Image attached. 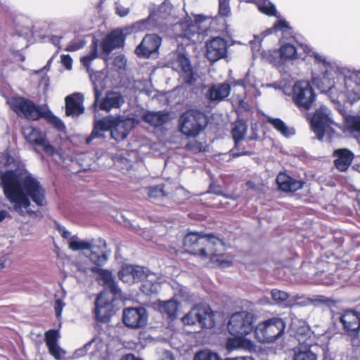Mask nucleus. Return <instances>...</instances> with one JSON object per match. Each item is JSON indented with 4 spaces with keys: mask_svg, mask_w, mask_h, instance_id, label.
Here are the masks:
<instances>
[{
    "mask_svg": "<svg viewBox=\"0 0 360 360\" xmlns=\"http://www.w3.org/2000/svg\"><path fill=\"white\" fill-rule=\"evenodd\" d=\"M234 338H229L226 342V349L232 351L234 349H244L250 350L253 349V342L248 339L246 336L233 335Z\"/></svg>",
    "mask_w": 360,
    "mask_h": 360,
    "instance_id": "nucleus-30",
    "label": "nucleus"
},
{
    "mask_svg": "<svg viewBox=\"0 0 360 360\" xmlns=\"http://www.w3.org/2000/svg\"><path fill=\"white\" fill-rule=\"evenodd\" d=\"M22 134L25 139L34 145L43 147L44 151L49 155H57L59 160H65L61 151L51 145L40 134V132L32 126L23 127Z\"/></svg>",
    "mask_w": 360,
    "mask_h": 360,
    "instance_id": "nucleus-13",
    "label": "nucleus"
},
{
    "mask_svg": "<svg viewBox=\"0 0 360 360\" xmlns=\"http://www.w3.org/2000/svg\"><path fill=\"white\" fill-rule=\"evenodd\" d=\"M148 314L144 307H129L124 309L122 320L124 325L132 329L144 328L148 323Z\"/></svg>",
    "mask_w": 360,
    "mask_h": 360,
    "instance_id": "nucleus-15",
    "label": "nucleus"
},
{
    "mask_svg": "<svg viewBox=\"0 0 360 360\" xmlns=\"http://www.w3.org/2000/svg\"><path fill=\"white\" fill-rule=\"evenodd\" d=\"M334 163L340 172H345L351 165L354 159V153L347 148H340L333 151Z\"/></svg>",
    "mask_w": 360,
    "mask_h": 360,
    "instance_id": "nucleus-25",
    "label": "nucleus"
},
{
    "mask_svg": "<svg viewBox=\"0 0 360 360\" xmlns=\"http://www.w3.org/2000/svg\"><path fill=\"white\" fill-rule=\"evenodd\" d=\"M8 214V212L6 210H1L0 211V221H1L3 219H4L7 215Z\"/></svg>",
    "mask_w": 360,
    "mask_h": 360,
    "instance_id": "nucleus-60",
    "label": "nucleus"
},
{
    "mask_svg": "<svg viewBox=\"0 0 360 360\" xmlns=\"http://www.w3.org/2000/svg\"><path fill=\"white\" fill-rule=\"evenodd\" d=\"M247 131L246 124L241 120L236 122L232 129V135L235 141L236 147H238L239 142L243 139Z\"/></svg>",
    "mask_w": 360,
    "mask_h": 360,
    "instance_id": "nucleus-39",
    "label": "nucleus"
},
{
    "mask_svg": "<svg viewBox=\"0 0 360 360\" xmlns=\"http://www.w3.org/2000/svg\"><path fill=\"white\" fill-rule=\"evenodd\" d=\"M124 35L122 30H115L110 32L103 40V51L109 53L114 49L121 47L124 44Z\"/></svg>",
    "mask_w": 360,
    "mask_h": 360,
    "instance_id": "nucleus-26",
    "label": "nucleus"
},
{
    "mask_svg": "<svg viewBox=\"0 0 360 360\" xmlns=\"http://www.w3.org/2000/svg\"><path fill=\"white\" fill-rule=\"evenodd\" d=\"M271 295L272 300L275 302L276 304H283L289 297V295L286 292L278 289L272 290Z\"/></svg>",
    "mask_w": 360,
    "mask_h": 360,
    "instance_id": "nucleus-45",
    "label": "nucleus"
},
{
    "mask_svg": "<svg viewBox=\"0 0 360 360\" xmlns=\"http://www.w3.org/2000/svg\"><path fill=\"white\" fill-rule=\"evenodd\" d=\"M173 30L176 39H182V44H187L188 41L195 42L199 39L198 20L193 22L188 17L184 22L175 24Z\"/></svg>",
    "mask_w": 360,
    "mask_h": 360,
    "instance_id": "nucleus-14",
    "label": "nucleus"
},
{
    "mask_svg": "<svg viewBox=\"0 0 360 360\" xmlns=\"http://www.w3.org/2000/svg\"><path fill=\"white\" fill-rule=\"evenodd\" d=\"M134 127V121L132 119L108 116L94 122L93 131L86 139V142L90 143L94 139L101 137L103 131L109 130L113 139L122 141L127 138Z\"/></svg>",
    "mask_w": 360,
    "mask_h": 360,
    "instance_id": "nucleus-4",
    "label": "nucleus"
},
{
    "mask_svg": "<svg viewBox=\"0 0 360 360\" xmlns=\"http://www.w3.org/2000/svg\"><path fill=\"white\" fill-rule=\"evenodd\" d=\"M345 122L346 127L349 131L360 132V115L347 116Z\"/></svg>",
    "mask_w": 360,
    "mask_h": 360,
    "instance_id": "nucleus-43",
    "label": "nucleus"
},
{
    "mask_svg": "<svg viewBox=\"0 0 360 360\" xmlns=\"http://www.w3.org/2000/svg\"><path fill=\"white\" fill-rule=\"evenodd\" d=\"M68 248L72 251L89 250V259L98 266L103 265L108 260V255L105 250V244L102 240H84L77 235H73L68 243Z\"/></svg>",
    "mask_w": 360,
    "mask_h": 360,
    "instance_id": "nucleus-6",
    "label": "nucleus"
},
{
    "mask_svg": "<svg viewBox=\"0 0 360 360\" xmlns=\"http://www.w3.org/2000/svg\"><path fill=\"white\" fill-rule=\"evenodd\" d=\"M183 245L186 252L198 255L202 259H210L211 263L221 268L232 264V259L224 255V243L214 236L189 233L184 237Z\"/></svg>",
    "mask_w": 360,
    "mask_h": 360,
    "instance_id": "nucleus-3",
    "label": "nucleus"
},
{
    "mask_svg": "<svg viewBox=\"0 0 360 360\" xmlns=\"http://www.w3.org/2000/svg\"><path fill=\"white\" fill-rule=\"evenodd\" d=\"M46 119L49 123L53 124L58 129L63 130L65 128V126L62 121L53 114L47 115Z\"/></svg>",
    "mask_w": 360,
    "mask_h": 360,
    "instance_id": "nucleus-50",
    "label": "nucleus"
},
{
    "mask_svg": "<svg viewBox=\"0 0 360 360\" xmlns=\"http://www.w3.org/2000/svg\"><path fill=\"white\" fill-rule=\"evenodd\" d=\"M290 329L297 340L300 346H313L317 342L316 335L311 330L309 326L300 321H295Z\"/></svg>",
    "mask_w": 360,
    "mask_h": 360,
    "instance_id": "nucleus-17",
    "label": "nucleus"
},
{
    "mask_svg": "<svg viewBox=\"0 0 360 360\" xmlns=\"http://www.w3.org/2000/svg\"><path fill=\"white\" fill-rule=\"evenodd\" d=\"M199 306L193 307L186 316L182 319L185 324L193 325L198 323V316L200 313H204L203 311L198 309Z\"/></svg>",
    "mask_w": 360,
    "mask_h": 360,
    "instance_id": "nucleus-44",
    "label": "nucleus"
},
{
    "mask_svg": "<svg viewBox=\"0 0 360 360\" xmlns=\"http://www.w3.org/2000/svg\"><path fill=\"white\" fill-rule=\"evenodd\" d=\"M300 48L307 56L314 58V63L320 69L323 79H339L340 75H345L343 85H333L328 88L333 102L348 101L353 103L360 100V70L349 72L346 75L345 69L340 68L328 56L313 50L307 44H301Z\"/></svg>",
    "mask_w": 360,
    "mask_h": 360,
    "instance_id": "nucleus-2",
    "label": "nucleus"
},
{
    "mask_svg": "<svg viewBox=\"0 0 360 360\" xmlns=\"http://www.w3.org/2000/svg\"><path fill=\"white\" fill-rule=\"evenodd\" d=\"M116 13L120 17H125L129 12V8L124 7L119 3H116L115 5Z\"/></svg>",
    "mask_w": 360,
    "mask_h": 360,
    "instance_id": "nucleus-56",
    "label": "nucleus"
},
{
    "mask_svg": "<svg viewBox=\"0 0 360 360\" xmlns=\"http://www.w3.org/2000/svg\"><path fill=\"white\" fill-rule=\"evenodd\" d=\"M112 298L107 292H101L96 300L95 315L97 320L104 322L108 319V312L111 306Z\"/></svg>",
    "mask_w": 360,
    "mask_h": 360,
    "instance_id": "nucleus-23",
    "label": "nucleus"
},
{
    "mask_svg": "<svg viewBox=\"0 0 360 360\" xmlns=\"http://www.w3.org/2000/svg\"><path fill=\"white\" fill-rule=\"evenodd\" d=\"M292 99L300 109L307 110L315 101L316 94L308 82L300 81L293 86Z\"/></svg>",
    "mask_w": 360,
    "mask_h": 360,
    "instance_id": "nucleus-12",
    "label": "nucleus"
},
{
    "mask_svg": "<svg viewBox=\"0 0 360 360\" xmlns=\"http://www.w3.org/2000/svg\"><path fill=\"white\" fill-rule=\"evenodd\" d=\"M276 182L279 188L283 191L294 192L302 188V181L295 180L284 173H280Z\"/></svg>",
    "mask_w": 360,
    "mask_h": 360,
    "instance_id": "nucleus-28",
    "label": "nucleus"
},
{
    "mask_svg": "<svg viewBox=\"0 0 360 360\" xmlns=\"http://www.w3.org/2000/svg\"><path fill=\"white\" fill-rule=\"evenodd\" d=\"M289 26L286 21L285 20H278L274 25V27L269 30V32H271L273 30L274 32L281 31L282 33L289 32Z\"/></svg>",
    "mask_w": 360,
    "mask_h": 360,
    "instance_id": "nucleus-47",
    "label": "nucleus"
},
{
    "mask_svg": "<svg viewBox=\"0 0 360 360\" xmlns=\"http://www.w3.org/2000/svg\"><path fill=\"white\" fill-rule=\"evenodd\" d=\"M120 279L129 285L141 281L146 277L143 281V290L147 294L156 293L160 290L161 281H157L154 274H146L143 268L140 266L127 265L123 266L118 272Z\"/></svg>",
    "mask_w": 360,
    "mask_h": 360,
    "instance_id": "nucleus-5",
    "label": "nucleus"
},
{
    "mask_svg": "<svg viewBox=\"0 0 360 360\" xmlns=\"http://www.w3.org/2000/svg\"><path fill=\"white\" fill-rule=\"evenodd\" d=\"M164 360H173V359L170 355H167Z\"/></svg>",
    "mask_w": 360,
    "mask_h": 360,
    "instance_id": "nucleus-64",
    "label": "nucleus"
},
{
    "mask_svg": "<svg viewBox=\"0 0 360 360\" xmlns=\"http://www.w3.org/2000/svg\"><path fill=\"white\" fill-rule=\"evenodd\" d=\"M17 162L14 152L8 150L1 156L0 163L4 166L15 165Z\"/></svg>",
    "mask_w": 360,
    "mask_h": 360,
    "instance_id": "nucleus-46",
    "label": "nucleus"
},
{
    "mask_svg": "<svg viewBox=\"0 0 360 360\" xmlns=\"http://www.w3.org/2000/svg\"><path fill=\"white\" fill-rule=\"evenodd\" d=\"M143 120L153 127H159L169 120V115L164 112H146L143 115Z\"/></svg>",
    "mask_w": 360,
    "mask_h": 360,
    "instance_id": "nucleus-31",
    "label": "nucleus"
},
{
    "mask_svg": "<svg viewBox=\"0 0 360 360\" xmlns=\"http://www.w3.org/2000/svg\"><path fill=\"white\" fill-rule=\"evenodd\" d=\"M310 124L312 131L320 141H323L325 136L330 139L338 127L337 123L333 120L330 110L325 106H321L316 110L310 120Z\"/></svg>",
    "mask_w": 360,
    "mask_h": 360,
    "instance_id": "nucleus-7",
    "label": "nucleus"
},
{
    "mask_svg": "<svg viewBox=\"0 0 360 360\" xmlns=\"http://www.w3.org/2000/svg\"><path fill=\"white\" fill-rule=\"evenodd\" d=\"M90 349H86L85 346L83 348H80L77 350H76L74 353V356L75 358H79L85 355L87 351H89Z\"/></svg>",
    "mask_w": 360,
    "mask_h": 360,
    "instance_id": "nucleus-57",
    "label": "nucleus"
},
{
    "mask_svg": "<svg viewBox=\"0 0 360 360\" xmlns=\"http://www.w3.org/2000/svg\"><path fill=\"white\" fill-rule=\"evenodd\" d=\"M193 360H222L220 355L211 349H204L197 352Z\"/></svg>",
    "mask_w": 360,
    "mask_h": 360,
    "instance_id": "nucleus-40",
    "label": "nucleus"
},
{
    "mask_svg": "<svg viewBox=\"0 0 360 360\" xmlns=\"http://www.w3.org/2000/svg\"><path fill=\"white\" fill-rule=\"evenodd\" d=\"M113 63L117 68L123 69L127 65V59L124 56L120 55L115 58Z\"/></svg>",
    "mask_w": 360,
    "mask_h": 360,
    "instance_id": "nucleus-55",
    "label": "nucleus"
},
{
    "mask_svg": "<svg viewBox=\"0 0 360 360\" xmlns=\"http://www.w3.org/2000/svg\"><path fill=\"white\" fill-rule=\"evenodd\" d=\"M174 68L177 71H181L186 75V82H191L192 68L188 58L184 55H179L174 63Z\"/></svg>",
    "mask_w": 360,
    "mask_h": 360,
    "instance_id": "nucleus-33",
    "label": "nucleus"
},
{
    "mask_svg": "<svg viewBox=\"0 0 360 360\" xmlns=\"http://www.w3.org/2000/svg\"><path fill=\"white\" fill-rule=\"evenodd\" d=\"M172 8V6L169 4L165 2L159 7L157 12H153L150 14L148 20L151 22L158 21L160 19H167Z\"/></svg>",
    "mask_w": 360,
    "mask_h": 360,
    "instance_id": "nucleus-37",
    "label": "nucleus"
},
{
    "mask_svg": "<svg viewBox=\"0 0 360 360\" xmlns=\"http://www.w3.org/2000/svg\"><path fill=\"white\" fill-rule=\"evenodd\" d=\"M92 271L98 274L99 281H102L103 285L110 288L112 292L116 294L120 292V289L116 285L110 271L97 267L93 268Z\"/></svg>",
    "mask_w": 360,
    "mask_h": 360,
    "instance_id": "nucleus-32",
    "label": "nucleus"
},
{
    "mask_svg": "<svg viewBox=\"0 0 360 360\" xmlns=\"http://www.w3.org/2000/svg\"><path fill=\"white\" fill-rule=\"evenodd\" d=\"M6 198L13 205V210L25 216L33 213L31 201L38 206L46 205L45 190L39 181L27 170L7 171L0 176Z\"/></svg>",
    "mask_w": 360,
    "mask_h": 360,
    "instance_id": "nucleus-1",
    "label": "nucleus"
},
{
    "mask_svg": "<svg viewBox=\"0 0 360 360\" xmlns=\"http://www.w3.org/2000/svg\"><path fill=\"white\" fill-rule=\"evenodd\" d=\"M198 309L204 311V313H200L198 316V323L202 327L212 328L214 326V323L211 309L205 306H199Z\"/></svg>",
    "mask_w": 360,
    "mask_h": 360,
    "instance_id": "nucleus-35",
    "label": "nucleus"
},
{
    "mask_svg": "<svg viewBox=\"0 0 360 360\" xmlns=\"http://www.w3.org/2000/svg\"><path fill=\"white\" fill-rule=\"evenodd\" d=\"M86 349H90L89 355L92 360H105L107 345L100 337H96L85 345Z\"/></svg>",
    "mask_w": 360,
    "mask_h": 360,
    "instance_id": "nucleus-24",
    "label": "nucleus"
},
{
    "mask_svg": "<svg viewBox=\"0 0 360 360\" xmlns=\"http://www.w3.org/2000/svg\"><path fill=\"white\" fill-rule=\"evenodd\" d=\"M285 326L280 318H272L259 323L255 329L256 339L262 343H271L279 338Z\"/></svg>",
    "mask_w": 360,
    "mask_h": 360,
    "instance_id": "nucleus-8",
    "label": "nucleus"
},
{
    "mask_svg": "<svg viewBox=\"0 0 360 360\" xmlns=\"http://www.w3.org/2000/svg\"><path fill=\"white\" fill-rule=\"evenodd\" d=\"M10 108L19 116H24L30 120H37L41 112L39 108L32 101L20 96L8 98L6 101Z\"/></svg>",
    "mask_w": 360,
    "mask_h": 360,
    "instance_id": "nucleus-11",
    "label": "nucleus"
},
{
    "mask_svg": "<svg viewBox=\"0 0 360 360\" xmlns=\"http://www.w3.org/2000/svg\"><path fill=\"white\" fill-rule=\"evenodd\" d=\"M219 14L224 16H227L230 13L229 0H219Z\"/></svg>",
    "mask_w": 360,
    "mask_h": 360,
    "instance_id": "nucleus-51",
    "label": "nucleus"
},
{
    "mask_svg": "<svg viewBox=\"0 0 360 360\" xmlns=\"http://www.w3.org/2000/svg\"><path fill=\"white\" fill-rule=\"evenodd\" d=\"M280 57L283 60H295L300 57V54L294 46L286 44L280 49Z\"/></svg>",
    "mask_w": 360,
    "mask_h": 360,
    "instance_id": "nucleus-38",
    "label": "nucleus"
},
{
    "mask_svg": "<svg viewBox=\"0 0 360 360\" xmlns=\"http://www.w3.org/2000/svg\"><path fill=\"white\" fill-rule=\"evenodd\" d=\"M258 9L260 12L270 16H277L275 6L269 0H257Z\"/></svg>",
    "mask_w": 360,
    "mask_h": 360,
    "instance_id": "nucleus-41",
    "label": "nucleus"
},
{
    "mask_svg": "<svg viewBox=\"0 0 360 360\" xmlns=\"http://www.w3.org/2000/svg\"><path fill=\"white\" fill-rule=\"evenodd\" d=\"M254 316L246 311L234 313L227 324L229 333L232 335L247 336L253 330Z\"/></svg>",
    "mask_w": 360,
    "mask_h": 360,
    "instance_id": "nucleus-10",
    "label": "nucleus"
},
{
    "mask_svg": "<svg viewBox=\"0 0 360 360\" xmlns=\"http://www.w3.org/2000/svg\"><path fill=\"white\" fill-rule=\"evenodd\" d=\"M94 94H95V101L94 103V105H96L98 101V98L100 96V91L98 90L97 87H94Z\"/></svg>",
    "mask_w": 360,
    "mask_h": 360,
    "instance_id": "nucleus-59",
    "label": "nucleus"
},
{
    "mask_svg": "<svg viewBox=\"0 0 360 360\" xmlns=\"http://www.w3.org/2000/svg\"><path fill=\"white\" fill-rule=\"evenodd\" d=\"M231 86L228 83L212 85L207 91L206 96L211 101H221L230 94Z\"/></svg>",
    "mask_w": 360,
    "mask_h": 360,
    "instance_id": "nucleus-27",
    "label": "nucleus"
},
{
    "mask_svg": "<svg viewBox=\"0 0 360 360\" xmlns=\"http://www.w3.org/2000/svg\"><path fill=\"white\" fill-rule=\"evenodd\" d=\"M339 319L345 333L350 337L352 345H354L360 332V313L347 310L340 315Z\"/></svg>",
    "mask_w": 360,
    "mask_h": 360,
    "instance_id": "nucleus-16",
    "label": "nucleus"
},
{
    "mask_svg": "<svg viewBox=\"0 0 360 360\" xmlns=\"http://www.w3.org/2000/svg\"><path fill=\"white\" fill-rule=\"evenodd\" d=\"M266 121L275 129L285 137H289L295 134L293 129L288 128L283 121L278 118L268 117Z\"/></svg>",
    "mask_w": 360,
    "mask_h": 360,
    "instance_id": "nucleus-34",
    "label": "nucleus"
},
{
    "mask_svg": "<svg viewBox=\"0 0 360 360\" xmlns=\"http://www.w3.org/2000/svg\"><path fill=\"white\" fill-rule=\"evenodd\" d=\"M124 97L120 92L108 91L101 100L99 108L102 110L109 112L112 109H118L124 103Z\"/></svg>",
    "mask_w": 360,
    "mask_h": 360,
    "instance_id": "nucleus-22",
    "label": "nucleus"
},
{
    "mask_svg": "<svg viewBox=\"0 0 360 360\" xmlns=\"http://www.w3.org/2000/svg\"><path fill=\"white\" fill-rule=\"evenodd\" d=\"M55 228L58 231L61 237L66 239L68 240V243H70V238L73 236V235L71 234V232L66 229L64 226L57 222L55 223Z\"/></svg>",
    "mask_w": 360,
    "mask_h": 360,
    "instance_id": "nucleus-48",
    "label": "nucleus"
},
{
    "mask_svg": "<svg viewBox=\"0 0 360 360\" xmlns=\"http://www.w3.org/2000/svg\"><path fill=\"white\" fill-rule=\"evenodd\" d=\"M84 96L75 93L65 98V114L68 116L77 117L84 112Z\"/></svg>",
    "mask_w": 360,
    "mask_h": 360,
    "instance_id": "nucleus-20",
    "label": "nucleus"
},
{
    "mask_svg": "<svg viewBox=\"0 0 360 360\" xmlns=\"http://www.w3.org/2000/svg\"><path fill=\"white\" fill-rule=\"evenodd\" d=\"M184 293H186V289L183 287H181L179 290V294L181 295V296H184Z\"/></svg>",
    "mask_w": 360,
    "mask_h": 360,
    "instance_id": "nucleus-62",
    "label": "nucleus"
},
{
    "mask_svg": "<svg viewBox=\"0 0 360 360\" xmlns=\"http://www.w3.org/2000/svg\"><path fill=\"white\" fill-rule=\"evenodd\" d=\"M236 84L240 86V87L242 89L243 91H245V86H244V85H243L242 82H236Z\"/></svg>",
    "mask_w": 360,
    "mask_h": 360,
    "instance_id": "nucleus-61",
    "label": "nucleus"
},
{
    "mask_svg": "<svg viewBox=\"0 0 360 360\" xmlns=\"http://www.w3.org/2000/svg\"><path fill=\"white\" fill-rule=\"evenodd\" d=\"M161 38L156 34H148L137 46L136 53L139 56L149 57L155 53L161 44Z\"/></svg>",
    "mask_w": 360,
    "mask_h": 360,
    "instance_id": "nucleus-19",
    "label": "nucleus"
},
{
    "mask_svg": "<svg viewBox=\"0 0 360 360\" xmlns=\"http://www.w3.org/2000/svg\"><path fill=\"white\" fill-rule=\"evenodd\" d=\"M179 302L172 298L167 301L158 300L154 303L155 307L162 314H167L169 318H175L177 314Z\"/></svg>",
    "mask_w": 360,
    "mask_h": 360,
    "instance_id": "nucleus-29",
    "label": "nucleus"
},
{
    "mask_svg": "<svg viewBox=\"0 0 360 360\" xmlns=\"http://www.w3.org/2000/svg\"><path fill=\"white\" fill-rule=\"evenodd\" d=\"M65 304L62 299H56L55 302V312L57 319L59 320L61 318L62 311Z\"/></svg>",
    "mask_w": 360,
    "mask_h": 360,
    "instance_id": "nucleus-52",
    "label": "nucleus"
},
{
    "mask_svg": "<svg viewBox=\"0 0 360 360\" xmlns=\"http://www.w3.org/2000/svg\"><path fill=\"white\" fill-rule=\"evenodd\" d=\"M84 46V43L82 41H74L70 42L66 47L65 50L68 51H75Z\"/></svg>",
    "mask_w": 360,
    "mask_h": 360,
    "instance_id": "nucleus-53",
    "label": "nucleus"
},
{
    "mask_svg": "<svg viewBox=\"0 0 360 360\" xmlns=\"http://www.w3.org/2000/svg\"><path fill=\"white\" fill-rule=\"evenodd\" d=\"M4 266H5L4 261L1 260V262H0V269L4 268Z\"/></svg>",
    "mask_w": 360,
    "mask_h": 360,
    "instance_id": "nucleus-63",
    "label": "nucleus"
},
{
    "mask_svg": "<svg viewBox=\"0 0 360 360\" xmlns=\"http://www.w3.org/2000/svg\"><path fill=\"white\" fill-rule=\"evenodd\" d=\"M60 338L58 330H49L45 333V341L49 353L56 359L61 360L65 357V352L58 345Z\"/></svg>",
    "mask_w": 360,
    "mask_h": 360,
    "instance_id": "nucleus-21",
    "label": "nucleus"
},
{
    "mask_svg": "<svg viewBox=\"0 0 360 360\" xmlns=\"http://www.w3.org/2000/svg\"><path fill=\"white\" fill-rule=\"evenodd\" d=\"M227 42L221 37H214L206 42L205 56L210 62H216L226 57Z\"/></svg>",
    "mask_w": 360,
    "mask_h": 360,
    "instance_id": "nucleus-18",
    "label": "nucleus"
},
{
    "mask_svg": "<svg viewBox=\"0 0 360 360\" xmlns=\"http://www.w3.org/2000/svg\"><path fill=\"white\" fill-rule=\"evenodd\" d=\"M148 195L150 198L162 197L165 195L162 186L159 185L150 188Z\"/></svg>",
    "mask_w": 360,
    "mask_h": 360,
    "instance_id": "nucleus-49",
    "label": "nucleus"
},
{
    "mask_svg": "<svg viewBox=\"0 0 360 360\" xmlns=\"http://www.w3.org/2000/svg\"><path fill=\"white\" fill-rule=\"evenodd\" d=\"M98 57V44L94 41L91 45V49L88 54L81 58L82 64L89 68L91 62Z\"/></svg>",
    "mask_w": 360,
    "mask_h": 360,
    "instance_id": "nucleus-42",
    "label": "nucleus"
},
{
    "mask_svg": "<svg viewBox=\"0 0 360 360\" xmlns=\"http://www.w3.org/2000/svg\"><path fill=\"white\" fill-rule=\"evenodd\" d=\"M311 346H299L294 352L293 360H317L316 355L310 350Z\"/></svg>",
    "mask_w": 360,
    "mask_h": 360,
    "instance_id": "nucleus-36",
    "label": "nucleus"
},
{
    "mask_svg": "<svg viewBox=\"0 0 360 360\" xmlns=\"http://www.w3.org/2000/svg\"><path fill=\"white\" fill-rule=\"evenodd\" d=\"M60 62L62 65L67 69L68 70H70L72 69V60L70 55H61L60 56Z\"/></svg>",
    "mask_w": 360,
    "mask_h": 360,
    "instance_id": "nucleus-54",
    "label": "nucleus"
},
{
    "mask_svg": "<svg viewBox=\"0 0 360 360\" xmlns=\"http://www.w3.org/2000/svg\"><path fill=\"white\" fill-rule=\"evenodd\" d=\"M205 125V115L198 110H188L179 118L180 131L187 136H198Z\"/></svg>",
    "mask_w": 360,
    "mask_h": 360,
    "instance_id": "nucleus-9",
    "label": "nucleus"
},
{
    "mask_svg": "<svg viewBox=\"0 0 360 360\" xmlns=\"http://www.w3.org/2000/svg\"><path fill=\"white\" fill-rule=\"evenodd\" d=\"M225 360H254V359L250 356H240V357H236V358H228V359H226Z\"/></svg>",
    "mask_w": 360,
    "mask_h": 360,
    "instance_id": "nucleus-58",
    "label": "nucleus"
}]
</instances>
